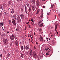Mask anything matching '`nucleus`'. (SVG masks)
<instances>
[{
  "mask_svg": "<svg viewBox=\"0 0 60 60\" xmlns=\"http://www.w3.org/2000/svg\"><path fill=\"white\" fill-rule=\"evenodd\" d=\"M17 21L18 22H20L21 21V19L19 16L17 17L16 19Z\"/></svg>",
  "mask_w": 60,
  "mask_h": 60,
  "instance_id": "f257e3e1",
  "label": "nucleus"
},
{
  "mask_svg": "<svg viewBox=\"0 0 60 60\" xmlns=\"http://www.w3.org/2000/svg\"><path fill=\"white\" fill-rule=\"evenodd\" d=\"M10 39L11 40H14L15 39V36L13 35L11 36L10 37Z\"/></svg>",
  "mask_w": 60,
  "mask_h": 60,
  "instance_id": "f03ea898",
  "label": "nucleus"
},
{
  "mask_svg": "<svg viewBox=\"0 0 60 60\" xmlns=\"http://www.w3.org/2000/svg\"><path fill=\"white\" fill-rule=\"evenodd\" d=\"M3 41L4 44H5V45H7V43H8L7 40L3 39Z\"/></svg>",
  "mask_w": 60,
  "mask_h": 60,
  "instance_id": "7ed1b4c3",
  "label": "nucleus"
},
{
  "mask_svg": "<svg viewBox=\"0 0 60 60\" xmlns=\"http://www.w3.org/2000/svg\"><path fill=\"white\" fill-rule=\"evenodd\" d=\"M36 8V5L34 4L33 5L32 7V10L33 11H34L35 10V8Z\"/></svg>",
  "mask_w": 60,
  "mask_h": 60,
  "instance_id": "20e7f679",
  "label": "nucleus"
},
{
  "mask_svg": "<svg viewBox=\"0 0 60 60\" xmlns=\"http://www.w3.org/2000/svg\"><path fill=\"white\" fill-rule=\"evenodd\" d=\"M38 7H39L40 6V1L39 0H37L36 1Z\"/></svg>",
  "mask_w": 60,
  "mask_h": 60,
  "instance_id": "39448f33",
  "label": "nucleus"
},
{
  "mask_svg": "<svg viewBox=\"0 0 60 60\" xmlns=\"http://www.w3.org/2000/svg\"><path fill=\"white\" fill-rule=\"evenodd\" d=\"M12 23L13 24L14 26H16V22H15V21L14 19H13L12 20Z\"/></svg>",
  "mask_w": 60,
  "mask_h": 60,
  "instance_id": "423d86ee",
  "label": "nucleus"
},
{
  "mask_svg": "<svg viewBox=\"0 0 60 60\" xmlns=\"http://www.w3.org/2000/svg\"><path fill=\"white\" fill-rule=\"evenodd\" d=\"M32 49H30L29 52V55L32 56Z\"/></svg>",
  "mask_w": 60,
  "mask_h": 60,
  "instance_id": "0eeeda50",
  "label": "nucleus"
},
{
  "mask_svg": "<svg viewBox=\"0 0 60 60\" xmlns=\"http://www.w3.org/2000/svg\"><path fill=\"white\" fill-rule=\"evenodd\" d=\"M33 56L35 58L36 57V56H37V55H36V53L35 52H33Z\"/></svg>",
  "mask_w": 60,
  "mask_h": 60,
  "instance_id": "6e6552de",
  "label": "nucleus"
},
{
  "mask_svg": "<svg viewBox=\"0 0 60 60\" xmlns=\"http://www.w3.org/2000/svg\"><path fill=\"white\" fill-rule=\"evenodd\" d=\"M39 40L41 41H42L43 40V38L42 36L40 37L39 38Z\"/></svg>",
  "mask_w": 60,
  "mask_h": 60,
  "instance_id": "1a4fd4ad",
  "label": "nucleus"
},
{
  "mask_svg": "<svg viewBox=\"0 0 60 60\" xmlns=\"http://www.w3.org/2000/svg\"><path fill=\"white\" fill-rule=\"evenodd\" d=\"M20 16L22 18V19H24V17L25 16L23 14H21L20 15Z\"/></svg>",
  "mask_w": 60,
  "mask_h": 60,
  "instance_id": "9d476101",
  "label": "nucleus"
},
{
  "mask_svg": "<svg viewBox=\"0 0 60 60\" xmlns=\"http://www.w3.org/2000/svg\"><path fill=\"white\" fill-rule=\"evenodd\" d=\"M29 49V46H26L25 47V49L26 50H27L28 49Z\"/></svg>",
  "mask_w": 60,
  "mask_h": 60,
  "instance_id": "9b49d317",
  "label": "nucleus"
},
{
  "mask_svg": "<svg viewBox=\"0 0 60 60\" xmlns=\"http://www.w3.org/2000/svg\"><path fill=\"white\" fill-rule=\"evenodd\" d=\"M43 23H42L40 24L39 25V27H42V26H43Z\"/></svg>",
  "mask_w": 60,
  "mask_h": 60,
  "instance_id": "f8f14e48",
  "label": "nucleus"
},
{
  "mask_svg": "<svg viewBox=\"0 0 60 60\" xmlns=\"http://www.w3.org/2000/svg\"><path fill=\"white\" fill-rule=\"evenodd\" d=\"M17 2H18V3H20L21 2H22V0H17Z\"/></svg>",
  "mask_w": 60,
  "mask_h": 60,
  "instance_id": "ddd939ff",
  "label": "nucleus"
},
{
  "mask_svg": "<svg viewBox=\"0 0 60 60\" xmlns=\"http://www.w3.org/2000/svg\"><path fill=\"white\" fill-rule=\"evenodd\" d=\"M56 29H57V25H56L55 26V29L56 32H57V30H56Z\"/></svg>",
  "mask_w": 60,
  "mask_h": 60,
  "instance_id": "4468645a",
  "label": "nucleus"
},
{
  "mask_svg": "<svg viewBox=\"0 0 60 60\" xmlns=\"http://www.w3.org/2000/svg\"><path fill=\"white\" fill-rule=\"evenodd\" d=\"M40 9H38L37 12V14H38L40 12Z\"/></svg>",
  "mask_w": 60,
  "mask_h": 60,
  "instance_id": "2eb2a0df",
  "label": "nucleus"
},
{
  "mask_svg": "<svg viewBox=\"0 0 60 60\" xmlns=\"http://www.w3.org/2000/svg\"><path fill=\"white\" fill-rule=\"evenodd\" d=\"M15 45L16 46H18V41H15Z\"/></svg>",
  "mask_w": 60,
  "mask_h": 60,
  "instance_id": "dca6fc26",
  "label": "nucleus"
},
{
  "mask_svg": "<svg viewBox=\"0 0 60 60\" xmlns=\"http://www.w3.org/2000/svg\"><path fill=\"white\" fill-rule=\"evenodd\" d=\"M19 27H17L16 30L17 31H19Z\"/></svg>",
  "mask_w": 60,
  "mask_h": 60,
  "instance_id": "f3484780",
  "label": "nucleus"
},
{
  "mask_svg": "<svg viewBox=\"0 0 60 60\" xmlns=\"http://www.w3.org/2000/svg\"><path fill=\"white\" fill-rule=\"evenodd\" d=\"M16 15H14L13 16V18L14 19H16Z\"/></svg>",
  "mask_w": 60,
  "mask_h": 60,
  "instance_id": "a211bd4d",
  "label": "nucleus"
},
{
  "mask_svg": "<svg viewBox=\"0 0 60 60\" xmlns=\"http://www.w3.org/2000/svg\"><path fill=\"white\" fill-rule=\"evenodd\" d=\"M10 57V54L9 53H8L7 55V58L8 57Z\"/></svg>",
  "mask_w": 60,
  "mask_h": 60,
  "instance_id": "6ab92c4d",
  "label": "nucleus"
},
{
  "mask_svg": "<svg viewBox=\"0 0 60 60\" xmlns=\"http://www.w3.org/2000/svg\"><path fill=\"white\" fill-rule=\"evenodd\" d=\"M21 50H24V47H23L22 46H21Z\"/></svg>",
  "mask_w": 60,
  "mask_h": 60,
  "instance_id": "aec40b11",
  "label": "nucleus"
},
{
  "mask_svg": "<svg viewBox=\"0 0 60 60\" xmlns=\"http://www.w3.org/2000/svg\"><path fill=\"white\" fill-rule=\"evenodd\" d=\"M21 55L22 58H24V56H23V54L21 53Z\"/></svg>",
  "mask_w": 60,
  "mask_h": 60,
  "instance_id": "412c9836",
  "label": "nucleus"
},
{
  "mask_svg": "<svg viewBox=\"0 0 60 60\" xmlns=\"http://www.w3.org/2000/svg\"><path fill=\"white\" fill-rule=\"evenodd\" d=\"M31 7H30L29 8V11H30H30H31Z\"/></svg>",
  "mask_w": 60,
  "mask_h": 60,
  "instance_id": "4be33fe9",
  "label": "nucleus"
},
{
  "mask_svg": "<svg viewBox=\"0 0 60 60\" xmlns=\"http://www.w3.org/2000/svg\"><path fill=\"white\" fill-rule=\"evenodd\" d=\"M32 2L33 3V4H34L35 3V2H36V1H35V0H32Z\"/></svg>",
  "mask_w": 60,
  "mask_h": 60,
  "instance_id": "5701e85b",
  "label": "nucleus"
},
{
  "mask_svg": "<svg viewBox=\"0 0 60 60\" xmlns=\"http://www.w3.org/2000/svg\"><path fill=\"white\" fill-rule=\"evenodd\" d=\"M47 51H48V52H49V50H50V48L48 47L47 48Z\"/></svg>",
  "mask_w": 60,
  "mask_h": 60,
  "instance_id": "b1692460",
  "label": "nucleus"
},
{
  "mask_svg": "<svg viewBox=\"0 0 60 60\" xmlns=\"http://www.w3.org/2000/svg\"><path fill=\"white\" fill-rule=\"evenodd\" d=\"M43 14H41V15L40 16V17L41 18H42V17H43Z\"/></svg>",
  "mask_w": 60,
  "mask_h": 60,
  "instance_id": "393cba45",
  "label": "nucleus"
},
{
  "mask_svg": "<svg viewBox=\"0 0 60 60\" xmlns=\"http://www.w3.org/2000/svg\"><path fill=\"white\" fill-rule=\"evenodd\" d=\"M9 24L10 25H11V20H10L9 21Z\"/></svg>",
  "mask_w": 60,
  "mask_h": 60,
  "instance_id": "a878e982",
  "label": "nucleus"
},
{
  "mask_svg": "<svg viewBox=\"0 0 60 60\" xmlns=\"http://www.w3.org/2000/svg\"><path fill=\"white\" fill-rule=\"evenodd\" d=\"M0 24L1 26H3V22H0Z\"/></svg>",
  "mask_w": 60,
  "mask_h": 60,
  "instance_id": "bb28decb",
  "label": "nucleus"
},
{
  "mask_svg": "<svg viewBox=\"0 0 60 60\" xmlns=\"http://www.w3.org/2000/svg\"><path fill=\"white\" fill-rule=\"evenodd\" d=\"M11 13L12 14H13L14 13V10H12L11 11Z\"/></svg>",
  "mask_w": 60,
  "mask_h": 60,
  "instance_id": "cd10ccee",
  "label": "nucleus"
},
{
  "mask_svg": "<svg viewBox=\"0 0 60 60\" xmlns=\"http://www.w3.org/2000/svg\"><path fill=\"white\" fill-rule=\"evenodd\" d=\"M41 31H42V29L41 28H40L39 29V32H40Z\"/></svg>",
  "mask_w": 60,
  "mask_h": 60,
  "instance_id": "c85d7f7f",
  "label": "nucleus"
},
{
  "mask_svg": "<svg viewBox=\"0 0 60 60\" xmlns=\"http://www.w3.org/2000/svg\"><path fill=\"white\" fill-rule=\"evenodd\" d=\"M41 22H42V21H40L39 22H38V24L39 25V24H40V23H41Z\"/></svg>",
  "mask_w": 60,
  "mask_h": 60,
  "instance_id": "c756f323",
  "label": "nucleus"
},
{
  "mask_svg": "<svg viewBox=\"0 0 60 60\" xmlns=\"http://www.w3.org/2000/svg\"><path fill=\"white\" fill-rule=\"evenodd\" d=\"M51 7L52 8H54V5H51Z\"/></svg>",
  "mask_w": 60,
  "mask_h": 60,
  "instance_id": "7c9ffc66",
  "label": "nucleus"
},
{
  "mask_svg": "<svg viewBox=\"0 0 60 60\" xmlns=\"http://www.w3.org/2000/svg\"><path fill=\"white\" fill-rule=\"evenodd\" d=\"M10 45L11 46H12V42H10Z\"/></svg>",
  "mask_w": 60,
  "mask_h": 60,
  "instance_id": "2f4dec72",
  "label": "nucleus"
},
{
  "mask_svg": "<svg viewBox=\"0 0 60 60\" xmlns=\"http://www.w3.org/2000/svg\"><path fill=\"white\" fill-rule=\"evenodd\" d=\"M25 10L27 9V8H26V6H25Z\"/></svg>",
  "mask_w": 60,
  "mask_h": 60,
  "instance_id": "473e14b6",
  "label": "nucleus"
},
{
  "mask_svg": "<svg viewBox=\"0 0 60 60\" xmlns=\"http://www.w3.org/2000/svg\"><path fill=\"white\" fill-rule=\"evenodd\" d=\"M25 12L26 13H27V9H26L25 10Z\"/></svg>",
  "mask_w": 60,
  "mask_h": 60,
  "instance_id": "72a5a7b5",
  "label": "nucleus"
},
{
  "mask_svg": "<svg viewBox=\"0 0 60 60\" xmlns=\"http://www.w3.org/2000/svg\"><path fill=\"white\" fill-rule=\"evenodd\" d=\"M26 5L28 7H29V4H26Z\"/></svg>",
  "mask_w": 60,
  "mask_h": 60,
  "instance_id": "f704fd0d",
  "label": "nucleus"
},
{
  "mask_svg": "<svg viewBox=\"0 0 60 60\" xmlns=\"http://www.w3.org/2000/svg\"><path fill=\"white\" fill-rule=\"evenodd\" d=\"M2 6L0 4V8H2Z\"/></svg>",
  "mask_w": 60,
  "mask_h": 60,
  "instance_id": "c9c22d12",
  "label": "nucleus"
},
{
  "mask_svg": "<svg viewBox=\"0 0 60 60\" xmlns=\"http://www.w3.org/2000/svg\"><path fill=\"white\" fill-rule=\"evenodd\" d=\"M9 4H11V1L10 0V1H9Z\"/></svg>",
  "mask_w": 60,
  "mask_h": 60,
  "instance_id": "e433bc0d",
  "label": "nucleus"
},
{
  "mask_svg": "<svg viewBox=\"0 0 60 60\" xmlns=\"http://www.w3.org/2000/svg\"><path fill=\"white\" fill-rule=\"evenodd\" d=\"M2 54H1L0 55V56L1 57H2Z\"/></svg>",
  "mask_w": 60,
  "mask_h": 60,
  "instance_id": "4c0bfd02",
  "label": "nucleus"
},
{
  "mask_svg": "<svg viewBox=\"0 0 60 60\" xmlns=\"http://www.w3.org/2000/svg\"><path fill=\"white\" fill-rule=\"evenodd\" d=\"M30 26H31V25H29V28H31V27H30Z\"/></svg>",
  "mask_w": 60,
  "mask_h": 60,
  "instance_id": "58836bf2",
  "label": "nucleus"
},
{
  "mask_svg": "<svg viewBox=\"0 0 60 60\" xmlns=\"http://www.w3.org/2000/svg\"><path fill=\"white\" fill-rule=\"evenodd\" d=\"M41 14H43V11H41Z\"/></svg>",
  "mask_w": 60,
  "mask_h": 60,
  "instance_id": "ea45409f",
  "label": "nucleus"
},
{
  "mask_svg": "<svg viewBox=\"0 0 60 60\" xmlns=\"http://www.w3.org/2000/svg\"><path fill=\"white\" fill-rule=\"evenodd\" d=\"M47 15H49V12L47 13Z\"/></svg>",
  "mask_w": 60,
  "mask_h": 60,
  "instance_id": "a19ab883",
  "label": "nucleus"
},
{
  "mask_svg": "<svg viewBox=\"0 0 60 60\" xmlns=\"http://www.w3.org/2000/svg\"><path fill=\"white\" fill-rule=\"evenodd\" d=\"M34 48L35 49H36V48L35 47V46H34Z\"/></svg>",
  "mask_w": 60,
  "mask_h": 60,
  "instance_id": "79ce46f5",
  "label": "nucleus"
},
{
  "mask_svg": "<svg viewBox=\"0 0 60 60\" xmlns=\"http://www.w3.org/2000/svg\"><path fill=\"white\" fill-rule=\"evenodd\" d=\"M29 34H28V37H29Z\"/></svg>",
  "mask_w": 60,
  "mask_h": 60,
  "instance_id": "37998d69",
  "label": "nucleus"
},
{
  "mask_svg": "<svg viewBox=\"0 0 60 60\" xmlns=\"http://www.w3.org/2000/svg\"><path fill=\"white\" fill-rule=\"evenodd\" d=\"M21 11H23V9L21 8Z\"/></svg>",
  "mask_w": 60,
  "mask_h": 60,
  "instance_id": "c03bdc74",
  "label": "nucleus"
},
{
  "mask_svg": "<svg viewBox=\"0 0 60 60\" xmlns=\"http://www.w3.org/2000/svg\"><path fill=\"white\" fill-rule=\"evenodd\" d=\"M55 18H56V15H55Z\"/></svg>",
  "mask_w": 60,
  "mask_h": 60,
  "instance_id": "a18cd8bd",
  "label": "nucleus"
},
{
  "mask_svg": "<svg viewBox=\"0 0 60 60\" xmlns=\"http://www.w3.org/2000/svg\"><path fill=\"white\" fill-rule=\"evenodd\" d=\"M43 8H45V6H43Z\"/></svg>",
  "mask_w": 60,
  "mask_h": 60,
  "instance_id": "49530a36",
  "label": "nucleus"
},
{
  "mask_svg": "<svg viewBox=\"0 0 60 60\" xmlns=\"http://www.w3.org/2000/svg\"><path fill=\"white\" fill-rule=\"evenodd\" d=\"M51 37H53V35H52L51 36Z\"/></svg>",
  "mask_w": 60,
  "mask_h": 60,
  "instance_id": "de8ad7c7",
  "label": "nucleus"
},
{
  "mask_svg": "<svg viewBox=\"0 0 60 60\" xmlns=\"http://www.w3.org/2000/svg\"><path fill=\"white\" fill-rule=\"evenodd\" d=\"M47 50V49H44V50H45H45Z\"/></svg>",
  "mask_w": 60,
  "mask_h": 60,
  "instance_id": "09e8293b",
  "label": "nucleus"
},
{
  "mask_svg": "<svg viewBox=\"0 0 60 60\" xmlns=\"http://www.w3.org/2000/svg\"><path fill=\"white\" fill-rule=\"evenodd\" d=\"M49 52H51V51H50V50H49Z\"/></svg>",
  "mask_w": 60,
  "mask_h": 60,
  "instance_id": "8fccbe9b",
  "label": "nucleus"
},
{
  "mask_svg": "<svg viewBox=\"0 0 60 60\" xmlns=\"http://www.w3.org/2000/svg\"><path fill=\"white\" fill-rule=\"evenodd\" d=\"M31 38V39L32 40H33V38H32L31 37H30Z\"/></svg>",
  "mask_w": 60,
  "mask_h": 60,
  "instance_id": "3c124183",
  "label": "nucleus"
},
{
  "mask_svg": "<svg viewBox=\"0 0 60 60\" xmlns=\"http://www.w3.org/2000/svg\"><path fill=\"white\" fill-rule=\"evenodd\" d=\"M46 40H48V38H46Z\"/></svg>",
  "mask_w": 60,
  "mask_h": 60,
  "instance_id": "603ef678",
  "label": "nucleus"
},
{
  "mask_svg": "<svg viewBox=\"0 0 60 60\" xmlns=\"http://www.w3.org/2000/svg\"><path fill=\"white\" fill-rule=\"evenodd\" d=\"M43 41H44V42L45 41V40H43Z\"/></svg>",
  "mask_w": 60,
  "mask_h": 60,
  "instance_id": "864d4df0",
  "label": "nucleus"
},
{
  "mask_svg": "<svg viewBox=\"0 0 60 60\" xmlns=\"http://www.w3.org/2000/svg\"><path fill=\"white\" fill-rule=\"evenodd\" d=\"M41 1H44L45 0H41Z\"/></svg>",
  "mask_w": 60,
  "mask_h": 60,
  "instance_id": "5fc2aeb1",
  "label": "nucleus"
},
{
  "mask_svg": "<svg viewBox=\"0 0 60 60\" xmlns=\"http://www.w3.org/2000/svg\"><path fill=\"white\" fill-rule=\"evenodd\" d=\"M34 20V19H31V21H32V20Z\"/></svg>",
  "mask_w": 60,
  "mask_h": 60,
  "instance_id": "6e6d98bb",
  "label": "nucleus"
},
{
  "mask_svg": "<svg viewBox=\"0 0 60 60\" xmlns=\"http://www.w3.org/2000/svg\"><path fill=\"white\" fill-rule=\"evenodd\" d=\"M56 33H57V34H58V32H56Z\"/></svg>",
  "mask_w": 60,
  "mask_h": 60,
  "instance_id": "4d7b16f0",
  "label": "nucleus"
},
{
  "mask_svg": "<svg viewBox=\"0 0 60 60\" xmlns=\"http://www.w3.org/2000/svg\"><path fill=\"white\" fill-rule=\"evenodd\" d=\"M32 22L33 23H34V22L33 21V20H32Z\"/></svg>",
  "mask_w": 60,
  "mask_h": 60,
  "instance_id": "13d9d810",
  "label": "nucleus"
},
{
  "mask_svg": "<svg viewBox=\"0 0 60 60\" xmlns=\"http://www.w3.org/2000/svg\"><path fill=\"white\" fill-rule=\"evenodd\" d=\"M26 24H27V25H28V23H27V22L26 23Z\"/></svg>",
  "mask_w": 60,
  "mask_h": 60,
  "instance_id": "bf43d9fd",
  "label": "nucleus"
},
{
  "mask_svg": "<svg viewBox=\"0 0 60 60\" xmlns=\"http://www.w3.org/2000/svg\"><path fill=\"white\" fill-rule=\"evenodd\" d=\"M50 52H48V51L47 52V53H49Z\"/></svg>",
  "mask_w": 60,
  "mask_h": 60,
  "instance_id": "052dcab7",
  "label": "nucleus"
},
{
  "mask_svg": "<svg viewBox=\"0 0 60 60\" xmlns=\"http://www.w3.org/2000/svg\"><path fill=\"white\" fill-rule=\"evenodd\" d=\"M25 30H26V28H25Z\"/></svg>",
  "mask_w": 60,
  "mask_h": 60,
  "instance_id": "680f3d73",
  "label": "nucleus"
},
{
  "mask_svg": "<svg viewBox=\"0 0 60 60\" xmlns=\"http://www.w3.org/2000/svg\"><path fill=\"white\" fill-rule=\"evenodd\" d=\"M7 33H8V34H9V32H8V31L7 32Z\"/></svg>",
  "mask_w": 60,
  "mask_h": 60,
  "instance_id": "e2e57ef3",
  "label": "nucleus"
},
{
  "mask_svg": "<svg viewBox=\"0 0 60 60\" xmlns=\"http://www.w3.org/2000/svg\"><path fill=\"white\" fill-rule=\"evenodd\" d=\"M36 43L37 44H38V43H37V42H36Z\"/></svg>",
  "mask_w": 60,
  "mask_h": 60,
  "instance_id": "0e129e2a",
  "label": "nucleus"
},
{
  "mask_svg": "<svg viewBox=\"0 0 60 60\" xmlns=\"http://www.w3.org/2000/svg\"><path fill=\"white\" fill-rule=\"evenodd\" d=\"M34 35H35V33L34 32Z\"/></svg>",
  "mask_w": 60,
  "mask_h": 60,
  "instance_id": "69168bd1",
  "label": "nucleus"
},
{
  "mask_svg": "<svg viewBox=\"0 0 60 60\" xmlns=\"http://www.w3.org/2000/svg\"><path fill=\"white\" fill-rule=\"evenodd\" d=\"M46 55H48V53H46Z\"/></svg>",
  "mask_w": 60,
  "mask_h": 60,
  "instance_id": "338daca9",
  "label": "nucleus"
},
{
  "mask_svg": "<svg viewBox=\"0 0 60 60\" xmlns=\"http://www.w3.org/2000/svg\"><path fill=\"white\" fill-rule=\"evenodd\" d=\"M26 53L27 54H28V52H26Z\"/></svg>",
  "mask_w": 60,
  "mask_h": 60,
  "instance_id": "774afa93",
  "label": "nucleus"
}]
</instances>
